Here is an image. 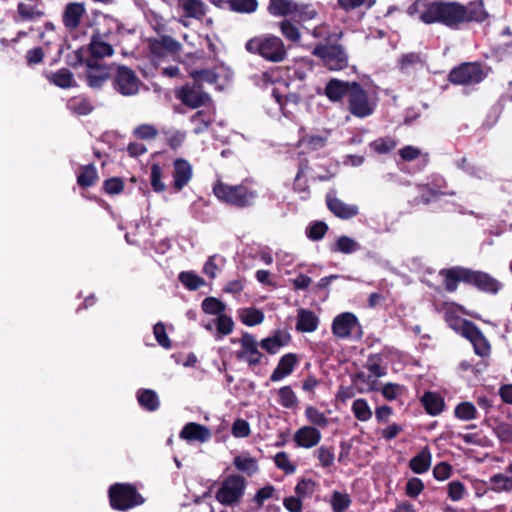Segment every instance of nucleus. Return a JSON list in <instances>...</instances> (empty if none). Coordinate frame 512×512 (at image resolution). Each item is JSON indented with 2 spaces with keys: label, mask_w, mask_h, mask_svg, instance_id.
I'll list each match as a JSON object with an SVG mask.
<instances>
[{
  "label": "nucleus",
  "mask_w": 512,
  "mask_h": 512,
  "mask_svg": "<svg viewBox=\"0 0 512 512\" xmlns=\"http://www.w3.org/2000/svg\"><path fill=\"white\" fill-rule=\"evenodd\" d=\"M46 77L50 83H53L63 89L76 85L73 73L67 68L59 69L56 72H50Z\"/></svg>",
  "instance_id": "obj_29"
},
{
  "label": "nucleus",
  "mask_w": 512,
  "mask_h": 512,
  "mask_svg": "<svg viewBox=\"0 0 512 512\" xmlns=\"http://www.w3.org/2000/svg\"><path fill=\"white\" fill-rule=\"evenodd\" d=\"M370 146L375 152L386 154L396 147V141L390 137L379 138L373 141Z\"/></svg>",
  "instance_id": "obj_57"
},
{
  "label": "nucleus",
  "mask_w": 512,
  "mask_h": 512,
  "mask_svg": "<svg viewBox=\"0 0 512 512\" xmlns=\"http://www.w3.org/2000/svg\"><path fill=\"white\" fill-rule=\"evenodd\" d=\"M217 338L229 335L234 329L232 318L226 314L219 315L216 319Z\"/></svg>",
  "instance_id": "obj_49"
},
{
  "label": "nucleus",
  "mask_w": 512,
  "mask_h": 512,
  "mask_svg": "<svg viewBox=\"0 0 512 512\" xmlns=\"http://www.w3.org/2000/svg\"><path fill=\"white\" fill-rule=\"evenodd\" d=\"M425 411L430 416L441 414L445 408V402L441 395L436 392L428 391L420 399Z\"/></svg>",
  "instance_id": "obj_25"
},
{
  "label": "nucleus",
  "mask_w": 512,
  "mask_h": 512,
  "mask_svg": "<svg viewBox=\"0 0 512 512\" xmlns=\"http://www.w3.org/2000/svg\"><path fill=\"white\" fill-rule=\"evenodd\" d=\"M465 338L472 343L475 353L479 356L484 357L490 353V345L487 339L475 325L469 328Z\"/></svg>",
  "instance_id": "obj_26"
},
{
  "label": "nucleus",
  "mask_w": 512,
  "mask_h": 512,
  "mask_svg": "<svg viewBox=\"0 0 512 512\" xmlns=\"http://www.w3.org/2000/svg\"><path fill=\"white\" fill-rule=\"evenodd\" d=\"M360 249V245L348 236H341L337 239L333 251L341 252L344 254H351Z\"/></svg>",
  "instance_id": "obj_45"
},
{
  "label": "nucleus",
  "mask_w": 512,
  "mask_h": 512,
  "mask_svg": "<svg viewBox=\"0 0 512 512\" xmlns=\"http://www.w3.org/2000/svg\"><path fill=\"white\" fill-rule=\"evenodd\" d=\"M476 414V407L470 402H462L455 408V416L464 421L475 419Z\"/></svg>",
  "instance_id": "obj_50"
},
{
  "label": "nucleus",
  "mask_w": 512,
  "mask_h": 512,
  "mask_svg": "<svg viewBox=\"0 0 512 512\" xmlns=\"http://www.w3.org/2000/svg\"><path fill=\"white\" fill-rule=\"evenodd\" d=\"M272 95L286 118L292 121L299 120V116L302 110V103L301 97L298 94L289 93L283 97L279 91V88L276 87L273 89Z\"/></svg>",
  "instance_id": "obj_11"
},
{
  "label": "nucleus",
  "mask_w": 512,
  "mask_h": 512,
  "mask_svg": "<svg viewBox=\"0 0 512 512\" xmlns=\"http://www.w3.org/2000/svg\"><path fill=\"white\" fill-rule=\"evenodd\" d=\"M318 327L317 316L309 310L300 309L297 315V329L301 332H313Z\"/></svg>",
  "instance_id": "obj_33"
},
{
  "label": "nucleus",
  "mask_w": 512,
  "mask_h": 512,
  "mask_svg": "<svg viewBox=\"0 0 512 512\" xmlns=\"http://www.w3.org/2000/svg\"><path fill=\"white\" fill-rule=\"evenodd\" d=\"M454 310H462V308L460 306H455L446 311V321L453 330L465 337L469 328H472L474 324L454 315Z\"/></svg>",
  "instance_id": "obj_32"
},
{
  "label": "nucleus",
  "mask_w": 512,
  "mask_h": 512,
  "mask_svg": "<svg viewBox=\"0 0 512 512\" xmlns=\"http://www.w3.org/2000/svg\"><path fill=\"white\" fill-rule=\"evenodd\" d=\"M213 193L219 201L238 207L251 205L258 197L257 190L250 185H230L222 181L214 183Z\"/></svg>",
  "instance_id": "obj_3"
},
{
  "label": "nucleus",
  "mask_w": 512,
  "mask_h": 512,
  "mask_svg": "<svg viewBox=\"0 0 512 512\" xmlns=\"http://www.w3.org/2000/svg\"><path fill=\"white\" fill-rule=\"evenodd\" d=\"M322 439L320 430L314 426L305 425L299 428L293 437L298 447L310 449L317 446Z\"/></svg>",
  "instance_id": "obj_16"
},
{
  "label": "nucleus",
  "mask_w": 512,
  "mask_h": 512,
  "mask_svg": "<svg viewBox=\"0 0 512 512\" xmlns=\"http://www.w3.org/2000/svg\"><path fill=\"white\" fill-rule=\"evenodd\" d=\"M202 310L209 315H222L226 308L225 304L215 297H207L202 302Z\"/></svg>",
  "instance_id": "obj_46"
},
{
  "label": "nucleus",
  "mask_w": 512,
  "mask_h": 512,
  "mask_svg": "<svg viewBox=\"0 0 512 512\" xmlns=\"http://www.w3.org/2000/svg\"><path fill=\"white\" fill-rule=\"evenodd\" d=\"M91 59L97 61L99 58L111 56L113 54L112 46L105 42L101 37L94 36L89 45Z\"/></svg>",
  "instance_id": "obj_34"
},
{
  "label": "nucleus",
  "mask_w": 512,
  "mask_h": 512,
  "mask_svg": "<svg viewBox=\"0 0 512 512\" xmlns=\"http://www.w3.org/2000/svg\"><path fill=\"white\" fill-rule=\"evenodd\" d=\"M97 180V171L94 165L89 164L81 168L77 182L81 187H89Z\"/></svg>",
  "instance_id": "obj_44"
},
{
  "label": "nucleus",
  "mask_w": 512,
  "mask_h": 512,
  "mask_svg": "<svg viewBox=\"0 0 512 512\" xmlns=\"http://www.w3.org/2000/svg\"><path fill=\"white\" fill-rule=\"evenodd\" d=\"M234 465L237 470L246 473L247 475H253L258 471L257 461L248 455H239L235 457Z\"/></svg>",
  "instance_id": "obj_40"
},
{
  "label": "nucleus",
  "mask_w": 512,
  "mask_h": 512,
  "mask_svg": "<svg viewBox=\"0 0 512 512\" xmlns=\"http://www.w3.org/2000/svg\"><path fill=\"white\" fill-rule=\"evenodd\" d=\"M307 165H300L298 172L294 179L293 190L299 195L301 200H306L310 196V190L307 180Z\"/></svg>",
  "instance_id": "obj_31"
},
{
  "label": "nucleus",
  "mask_w": 512,
  "mask_h": 512,
  "mask_svg": "<svg viewBox=\"0 0 512 512\" xmlns=\"http://www.w3.org/2000/svg\"><path fill=\"white\" fill-rule=\"evenodd\" d=\"M153 334L157 343L164 349L168 350L172 347V341L167 335L166 327L162 322H158L153 327Z\"/></svg>",
  "instance_id": "obj_54"
},
{
  "label": "nucleus",
  "mask_w": 512,
  "mask_h": 512,
  "mask_svg": "<svg viewBox=\"0 0 512 512\" xmlns=\"http://www.w3.org/2000/svg\"><path fill=\"white\" fill-rule=\"evenodd\" d=\"M179 281L190 291L198 290L199 288L206 285L203 278L197 275L193 271H183L178 276Z\"/></svg>",
  "instance_id": "obj_37"
},
{
  "label": "nucleus",
  "mask_w": 512,
  "mask_h": 512,
  "mask_svg": "<svg viewBox=\"0 0 512 512\" xmlns=\"http://www.w3.org/2000/svg\"><path fill=\"white\" fill-rule=\"evenodd\" d=\"M245 48L249 53L259 55L273 63L282 62L287 56L283 41L271 34L258 35L249 39Z\"/></svg>",
  "instance_id": "obj_2"
},
{
  "label": "nucleus",
  "mask_w": 512,
  "mask_h": 512,
  "mask_svg": "<svg viewBox=\"0 0 512 512\" xmlns=\"http://www.w3.org/2000/svg\"><path fill=\"white\" fill-rule=\"evenodd\" d=\"M162 178H163V172H162V168L160 167V165L156 164V163L152 164L151 176H150L151 186H152V189L157 193H161V192L165 191V189H166V185L162 181Z\"/></svg>",
  "instance_id": "obj_51"
},
{
  "label": "nucleus",
  "mask_w": 512,
  "mask_h": 512,
  "mask_svg": "<svg viewBox=\"0 0 512 512\" xmlns=\"http://www.w3.org/2000/svg\"><path fill=\"white\" fill-rule=\"evenodd\" d=\"M408 13L426 24L440 22L449 27H458L472 21L483 22L488 17L482 1L462 5L458 2L416 0L408 8Z\"/></svg>",
  "instance_id": "obj_1"
},
{
  "label": "nucleus",
  "mask_w": 512,
  "mask_h": 512,
  "mask_svg": "<svg viewBox=\"0 0 512 512\" xmlns=\"http://www.w3.org/2000/svg\"><path fill=\"white\" fill-rule=\"evenodd\" d=\"M180 47V43L170 36H162L149 40V49L154 61H159L170 55L177 54Z\"/></svg>",
  "instance_id": "obj_12"
},
{
  "label": "nucleus",
  "mask_w": 512,
  "mask_h": 512,
  "mask_svg": "<svg viewBox=\"0 0 512 512\" xmlns=\"http://www.w3.org/2000/svg\"><path fill=\"white\" fill-rule=\"evenodd\" d=\"M377 106V99L356 82H351V90L348 97V109L352 115L358 118H366L373 114Z\"/></svg>",
  "instance_id": "obj_5"
},
{
  "label": "nucleus",
  "mask_w": 512,
  "mask_h": 512,
  "mask_svg": "<svg viewBox=\"0 0 512 512\" xmlns=\"http://www.w3.org/2000/svg\"><path fill=\"white\" fill-rule=\"evenodd\" d=\"M246 489V481L239 475L225 478L216 492V499L226 506H234L240 502Z\"/></svg>",
  "instance_id": "obj_6"
},
{
  "label": "nucleus",
  "mask_w": 512,
  "mask_h": 512,
  "mask_svg": "<svg viewBox=\"0 0 512 512\" xmlns=\"http://www.w3.org/2000/svg\"><path fill=\"white\" fill-rule=\"evenodd\" d=\"M351 90V83L340 81L338 79H331L325 87V95L331 101H340L344 95L349 96Z\"/></svg>",
  "instance_id": "obj_28"
},
{
  "label": "nucleus",
  "mask_w": 512,
  "mask_h": 512,
  "mask_svg": "<svg viewBox=\"0 0 512 512\" xmlns=\"http://www.w3.org/2000/svg\"><path fill=\"white\" fill-rule=\"evenodd\" d=\"M85 75L91 88H100L108 80L110 73L107 66L94 59H88L85 64Z\"/></svg>",
  "instance_id": "obj_15"
},
{
  "label": "nucleus",
  "mask_w": 512,
  "mask_h": 512,
  "mask_svg": "<svg viewBox=\"0 0 512 512\" xmlns=\"http://www.w3.org/2000/svg\"><path fill=\"white\" fill-rule=\"evenodd\" d=\"M316 455L320 462V465L324 468L331 467L335 461V455L333 450L325 446H321L320 448H318L316 451Z\"/></svg>",
  "instance_id": "obj_64"
},
{
  "label": "nucleus",
  "mask_w": 512,
  "mask_h": 512,
  "mask_svg": "<svg viewBox=\"0 0 512 512\" xmlns=\"http://www.w3.org/2000/svg\"><path fill=\"white\" fill-rule=\"evenodd\" d=\"M279 403L285 408H294L297 405V397L289 386H284L278 391Z\"/></svg>",
  "instance_id": "obj_56"
},
{
  "label": "nucleus",
  "mask_w": 512,
  "mask_h": 512,
  "mask_svg": "<svg viewBox=\"0 0 512 512\" xmlns=\"http://www.w3.org/2000/svg\"><path fill=\"white\" fill-rule=\"evenodd\" d=\"M351 504V498L347 493L334 491L331 496L330 505L333 512H344Z\"/></svg>",
  "instance_id": "obj_42"
},
{
  "label": "nucleus",
  "mask_w": 512,
  "mask_h": 512,
  "mask_svg": "<svg viewBox=\"0 0 512 512\" xmlns=\"http://www.w3.org/2000/svg\"><path fill=\"white\" fill-rule=\"evenodd\" d=\"M291 340V336L287 331L279 330L272 336L264 338L260 342V346L270 354H276L281 348L285 347Z\"/></svg>",
  "instance_id": "obj_23"
},
{
  "label": "nucleus",
  "mask_w": 512,
  "mask_h": 512,
  "mask_svg": "<svg viewBox=\"0 0 512 512\" xmlns=\"http://www.w3.org/2000/svg\"><path fill=\"white\" fill-rule=\"evenodd\" d=\"M109 500L113 509L126 511L144 503V498L130 484L116 483L109 488Z\"/></svg>",
  "instance_id": "obj_4"
},
{
  "label": "nucleus",
  "mask_w": 512,
  "mask_h": 512,
  "mask_svg": "<svg viewBox=\"0 0 512 512\" xmlns=\"http://www.w3.org/2000/svg\"><path fill=\"white\" fill-rule=\"evenodd\" d=\"M241 348L237 351V358L247 362L250 366L258 365L263 357L258 349V342L256 338L245 333L240 339Z\"/></svg>",
  "instance_id": "obj_13"
},
{
  "label": "nucleus",
  "mask_w": 512,
  "mask_h": 512,
  "mask_svg": "<svg viewBox=\"0 0 512 512\" xmlns=\"http://www.w3.org/2000/svg\"><path fill=\"white\" fill-rule=\"evenodd\" d=\"M327 225L324 222H314L306 229V235L313 241H318L324 237L327 232Z\"/></svg>",
  "instance_id": "obj_60"
},
{
  "label": "nucleus",
  "mask_w": 512,
  "mask_h": 512,
  "mask_svg": "<svg viewBox=\"0 0 512 512\" xmlns=\"http://www.w3.org/2000/svg\"><path fill=\"white\" fill-rule=\"evenodd\" d=\"M332 333L341 339H360L363 331L355 314L344 312L337 315L332 322Z\"/></svg>",
  "instance_id": "obj_7"
},
{
  "label": "nucleus",
  "mask_w": 512,
  "mask_h": 512,
  "mask_svg": "<svg viewBox=\"0 0 512 512\" xmlns=\"http://www.w3.org/2000/svg\"><path fill=\"white\" fill-rule=\"evenodd\" d=\"M281 32L285 38L292 42H298L300 40V31L296 25L285 20L280 25Z\"/></svg>",
  "instance_id": "obj_63"
},
{
  "label": "nucleus",
  "mask_w": 512,
  "mask_h": 512,
  "mask_svg": "<svg viewBox=\"0 0 512 512\" xmlns=\"http://www.w3.org/2000/svg\"><path fill=\"white\" fill-rule=\"evenodd\" d=\"M112 82L114 89L123 96L136 95L142 84L136 73L126 66L117 67Z\"/></svg>",
  "instance_id": "obj_8"
},
{
  "label": "nucleus",
  "mask_w": 512,
  "mask_h": 512,
  "mask_svg": "<svg viewBox=\"0 0 512 512\" xmlns=\"http://www.w3.org/2000/svg\"><path fill=\"white\" fill-rule=\"evenodd\" d=\"M18 13L19 16L24 20H36L44 15L42 9H40L37 5L26 3L18 4Z\"/></svg>",
  "instance_id": "obj_47"
},
{
  "label": "nucleus",
  "mask_w": 512,
  "mask_h": 512,
  "mask_svg": "<svg viewBox=\"0 0 512 512\" xmlns=\"http://www.w3.org/2000/svg\"><path fill=\"white\" fill-rule=\"evenodd\" d=\"M158 134L155 126L151 124H141L134 128L133 135L141 140H152Z\"/></svg>",
  "instance_id": "obj_58"
},
{
  "label": "nucleus",
  "mask_w": 512,
  "mask_h": 512,
  "mask_svg": "<svg viewBox=\"0 0 512 512\" xmlns=\"http://www.w3.org/2000/svg\"><path fill=\"white\" fill-rule=\"evenodd\" d=\"M381 362L382 358L379 354L370 355L367 359L366 367L375 378L386 375V369L381 365Z\"/></svg>",
  "instance_id": "obj_55"
},
{
  "label": "nucleus",
  "mask_w": 512,
  "mask_h": 512,
  "mask_svg": "<svg viewBox=\"0 0 512 512\" xmlns=\"http://www.w3.org/2000/svg\"><path fill=\"white\" fill-rule=\"evenodd\" d=\"M211 436L210 429L195 422L187 423L180 432V438L189 442L205 443Z\"/></svg>",
  "instance_id": "obj_17"
},
{
  "label": "nucleus",
  "mask_w": 512,
  "mask_h": 512,
  "mask_svg": "<svg viewBox=\"0 0 512 512\" xmlns=\"http://www.w3.org/2000/svg\"><path fill=\"white\" fill-rule=\"evenodd\" d=\"M351 410L358 421L367 422L372 418V410L365 399L358 398L353 401Z\"/></svg>",
  "instance_id": "obj_39"
},
{
  "label": "nucleus",
  "mask_w": 512,
  "mask_h": 512,
  "mask_svg": "<svg viewBox=\"0 0 512 512\" xmlns=\"http://www.w3.org/2000/svg\"><path fill=\"white\" fill-rule=\"evenodd\" d=\"M444 280L446 290L455 291L459 282L468 281V269L454 267L451 269H444L440 272Z\"/></svg>",
  "instance_id": "obj_24"
},
{
  "label": "nucleus",
  "mask_w": 512,
  "mask_h": 512,
  "mask_svg": "<svg viewBox=\"0 0 512 512\" xmlns=\"http://www.w3.org/2000/svg\"><path fill=\"white\" fill-rule=\"evenodd\" d=\"M164 134L166 136L169 146L172 149L179 148L183 144V142L186 138V133L184 131H180V130H176V129L166 130L164 132Z\"/></svg>",
  "instance_id": "obj_61"
},
{
  "label": "nucleus",
  "mask_w": 512,
  "mask_h": 512,
  "mask_svg": "<svg viewBox=\"0 0 512 512\" xmlns=\"http://www.w3.org/2000/svg\"><path fill=\"white\" fill-rule=\"evenodd\" d=\"M304 414L306 420L311 424L310 426H314L316 428H326L329 425V419L325 413L314 406H307L305 408Z\"/></svg>",
  "instance_id": "obj_36"
},
{
  "label": "nucleus",
  "mask_w": 512,
  "mask_h": 512,
  "mask_svg": "<svg viewBox=\"0 0 512 512\" xmlns=\"http://www.w3.org/2000/svg\"><path fill=\"white\" fill-rule=\"evenodd\" d=\"M313 54L321 58L330 70H341L348 64V57L339 45H319L313 50Z\"/></svg>",
  "instance_id": "obj_9"
},
{
  "label": "nucleus",
  "mask_w": 512,
  "mask_h": 512,
  "mask_svg": "<svg viewBox=\"0 0 512 512\" xmlns=\"http://www.w3.org/2000/svg\"><path fill=\"white\" fill-rule=\"evenodd\" d=\"M299 10V4L292 0H270L268 11L272 16L284 17L294 15Z\"/></svg>",
  "instance_id": "obj_27"
},
{
  "label": "nucleus",
  "mask_w": 512,
  "mask_h": 512,
  "mask_svg": "<svg viewBox=\"0 0 512 512\" xmlns=\"http://www.w3.org/2000/svg\"><path fill=\"white\" fill-rule=\"evenodd\" d=\"M68 108L78 115H87L92 110L90 102L82 97H76L71 99L68 102Z\"/></svg>",
  "instance_id": "obj_53"
},
{
  "label": "nucleus",
  "mask_w": 512,
  "mask_h": 512,
  "mask_svg": "<svg viewBox=\"0 0 512 512\" xmlns=\"http://www.w3.org/2000/svg\"><path fill=\"white\" fill-rule=\"evenodd\" d=\"M297 363L298 358L296 354L287 353L283 355L270 376L271 381L279 382L289 376L293 372Z\"/></svg>",
  "instance_id": "obj_22"
},
{
  "label": "nucleus",
  "mask_w": 512,
  "mask_h": 512,
  "mask_svg": "<svg viewBox=\"0 0 512 512\" xmlns=\"http://www.w3.org/2000/svg\"><path fill=\"white\" fill-rule=\"evenodd\" d=\"M177 97L185 105L191 108H198L209 101V96L201 89V86L194 82L193 85L187 84L178 92Z\"/></svg>",
  "instance_id": "obj_14"
},
{
  "label": "nucleus",
  "mask_w": 512,
  "mask_h": 512,
  "mask_svg": "<svg viewBox=\"0 0 512 512\" xmlns=\"http://www.w3.org/2000/svg\"><path fill=\"white\" fill-rule=\"evenodd\" d=\"M191 76L194 82L198 85L209 84L214 85L218 83L220 78L219 73H216L213 70H201V71H193L191 72Z\"/></svg>",
  "instance_id": "obj_43"
},
{
  "label": "nucleus",
  "mask_w": 512,
  "mask_h": 512,
  "mask_svg": "<svg viewBox=\"0 0 512 512\" xmlns=\"http://www.w3.org/2000/svg\"><path fill=\"white\" fill-rule=\"evenodd\" d=\"M432 455L428 448L422 449L409 463L410 469L416 474H423L430 469Z\"/></svg>",
  "instance_id": "obj_30"
},
{
  "label": "nucleus",
  "mask_w": 512,
  "mask_h": 512,
  "mask_svg": "<svg viewBox=\"0 0 512 512\" xmlns=\"http://www.w3.org/2000/svg\"><path fill=\"white\" fill-rule=\"evenodd\" d=\"M326 201L329 210L339 218L349 219L358 214V207L356 205L344 203L333 193L327 194Z\"/></svg>",
  "instance_id": "obj_19"
},
{
  "label": "nucleus",
  "mask_w": 512,
  "mask_h": 512,
  "mask_svg": "<svg viewBox=\"0 0 512 512\" xmlns=\"http://www.w3.org/2000/svg\"><path fill=\"white\" fill-rule=\"evenodd\" d=\"M225 264V259L219 255L208 257L203 266V273L210 279H215Z\"/></svg>",
  "instance_id": "obj_38"
},
{
  "label": "nucleus",
  "mask_w": 512,
  "mask_h": 512,
  "mask_svg": "<svg viewBox=\"0 0 512 512\" xmlns=\"http://www.w3.org/2000/svg\"><path fill=\"white\" fill-rule=\"evenodd\" d=\"M193 174L192 166L185 159L174 161L173 185L177 191L182 190L191 180Z\"/></svg>",
  "instance_id": "obj_18"
},
{
  "label": "nucleus",
  "mask_w": 512,
  "mask_h": 512,
  "mask_svg": "<svg viewBox=\"0 0 512 512\" xmlns=\"http://www.w3.org/2000/svg\"><path fill=\"white\" fill-rule=\"evenodd\" d=\"M491 488L494 491H510L512 490V477L504 474H496L491 477Z\"/></svg>",
  "instance_id": "obj_52"
},
{
  "label": "nucleus",
  "mask_w": 512,
  "mask_h": 512,
  "mask_svg": "<svg viewBox=\"0 0 512 512\" xmlns=\"http://www.w3.org/2000/svg\"><path fill=\"white\" fill-rule=\"evenodd\" d=\"M86 12L85 5L83 3L72 2L66 5L62 20L64 26L69 30H75Z\"/></svg>",
  "instance_id": "obj_20"
},
{
  "label": "nucleus",
  "mask_w": 512,
  "mask_h": 512,
  "mask_svg": "<svg viewBox=\"0 0 512 512\" xmlns=\"http://www.w3.org/2000/svg\"><path fill=\"white\" fill-rule=\"evenodd\" d=\"M485 78L481 66L477 63H465L457 68H454L450 74L449 79L452 83L461 85L478 84Z\"/></svg>",
  "instance_id": "obj_10"
},
{
  "label": "nucleus",
  "mask_w": 512,
  "mask_h": 512,
  "mask_svg": "<svg viewBox=\"0 0 512 512\" xmlns=\"http://www.w3.org/2000/svg\"><path fill=\"white\" fill-rule=\"evenodd\" d=\"M239 316L247 326L259 325L264 320L263 312L255 308H244L240 311Z\"/></svg>",
  "instance_id": "obj_41"
},
{
  "label": "nucleus",
  "mask_w": 512,
  "mask_h": 512,
  "mask_svg": "<svg viewBox=\"0 0 512 512\" xmlns=\"http://www.w3.org/2000/svg\"><path fill=\"white\" fill-rule=\"evenodd\" d=\"M467 283L473 284L485 292L496 293L500 289V283L490 275L469 269Z\"/></svg>",
  "instance_id": "obj_21"
},
{
  "label": "nucleus",
  "mask_w": 512,
  "mask_h": 512,
  "mask_svg": "<svg viewBox=\"0 0 512 512\" xmlns=\"http://www.w3.org/2000/svg\"><path fill=\"white\" fill-rule=\"evenodd\" d=\"M232 10L237 12H254L257 8L256 0H228Z\"/></svg>",
  "instance_id": "obj_62"
},
{
  "label": "nucleus",
  "mask_w": 512,
  "mask_h": 512,
  "mask_svg": "<svg viewBox=\"0 0 512 512\" xmlns=\"http://www.w3.org/2000/svg\"><path fill=\"white\" fill-rule=\"evenodd\" d=\"M181 7L188 17L199 18L204 14V6L200 0H182Z\"/></svg>",
  "instance_id": "obj_48"
},
{
  "label": "nucleus",
  "mask_w": 512,
  "mask_h": 512,
  "mask_svg": "<svg viewBox=\"0 0 512 512\" xmlns=\"http://www.w3.org/2000/svg\"><path fill=\"white\" fill-rule=\"evenodd\" d=\"M137 400L140 406L148 411H155L160 406L157 393L151 389H140L137 392Z\"/></svg>",
  "instance_id": "obj_35"
},
{
  "label": "nucleus",
  "mask_w": 512,
  "mask_h": 512,
  "mask_svg": "<svg viewBox=\"0 0 512 512\" xmlns=\"http://www.w3.org/2000/svg\"><path fill=\"white\" fill-rule=\"evenodd\" d=\"M275 465L283 470L286 474H293L296 471V466L291 462L289 456L285 452H279L274 457Z\"/></svg>",
  "instance_id": "obj_59"
}]
</instances>
